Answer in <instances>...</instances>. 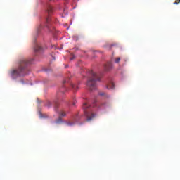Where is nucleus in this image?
I'll return each instance as SVG.
<instances>
[{"mask_svg":"<svg viewBox=\"0 0 180 180\" xmlns=\"http://www.w3.org/2000/svg\"><path fill=\"white\" fill-rule=\"evenodd\" d=\"M33 63V58L26 59L21 58L18 60V67L17 69H14L10 72L11 77H13V79H16L18 77H25V75H27V72H29V67L28 65Z\"/></svg>","mask_w":180,"mask_h":180,"instance_id":"nucleus-1","label":"nucleus"},{"mask_svg":"<svg viewBox=\"0 0 180 180\" xmlns=\"http://www.w3.org/2000/svg\"><path fill=\"white\" fill-rule=\"evenodd\" d=\"M89 77L86 82V86L90 91H94L96 89V82L99 81L100 79L98 75L92 70L89 71Z\"/></svg>","mask_w":180,"mask_h":180,"instance_id":"nucleus-2","label":"nucleus"},{"mask_svg":"<svg viewBox=\"0 0 180 180\" xmlns=\"http://www.w3.org/2000/svg\"><path fill=\"white\" fill-rule=\"evenodd\" d=\"M84 110V115L86 117V122H91L95 117V114L92 112V106L86 103H84L82 106Z\"/></svg>","mask_w":180,"mask_h":180,"instance_id":"nucleus-3","label":"nucleus"},{"mask_svg":"<svg viewBox=\"0 0 180 180\" xmlns=\"http://www.w3.org/2000/svg\"><path fill=\"white\" fill-rule=\"evenodd\" d=\"M34 53H40L43 51V47L39 44H35L34 46Z\"/></svg>","mask_w":180,"mask_h":180,"instance_id":"nucleus-4","label":"nucleus"},{"mask_svg":"<svg viewBox=\"0 0 180 180\" xmlns=\"http://www.w3.org/2000/svg\"><path fill=\"white\" fill-rule=\"evenodd\" d=\"M111 68H112L111 63H108L106 65H105V66H104V69L105 71H109V70H110Z\"/></svg>","mask_w":180,"mask_h":180,"instance_id":"nucleus-5","label":"nucleus"},{"mask_svg":"<svg viewBox=\"0 0 180 180\" xmlns=\"http://www.w3.org/2000/svg\"><path fill=\"white\" fill-rule=\"evenodd\" d=\"M47 13L49 16L53 13V7L51 5L47 6Z\"/></svg>","mask_w":180,"mask_h":180,"instance_id":"nucleus-6","label":"nucleus"},{"mask_svg":"<svg viewBox=\"0 0 180 180\" xmlns=\"http://www.w3.org/2000/svg\"><path fill=\"white\" fill-rule=\"evenodd\" d=\"M108 89H115V83H110L107 86Z\"/></svg>","mask_w":180,"mask_h":180,"instance_id":"nucleus-7","label":"nucleus"},{"mask_svg":"<svg viewBox=\"0 0 180 180\" xmlns=\"http://www.w3.org/2000/svg\"><path fill=\"white\" fill-rule=\"evenodd\" d=\"M70 86L73 91H77L78 89V86L77 84H71Z\"/></svg>","mask_w":180,"mask_h":180,"instance_id":"nucleus-8","label":"nucleus"},{"mask_svg":"<svg viewBox=\"0 0 180 180\" xmlns=\"http://www.w3.org/2000/svg\"><path fill=\"white\" fill-rule=\"evenodd\" d=\"M63 122V119H61V117H59V118L56 121V123H61Z\"/></svg>","mask_w":180,"mask_h":180,"instance_id":"nucleus-9","label":"nucleus"},{"mask_svg":"<svg viewBox=\"0 0 180 180\" xmlns=\"http://www.w3.org/2000/svg\"><path fill=\"white\" fill-rule=\"evenodd\" d=\"M115 63H116L117 64H119V63H120V58H117L115 60Z\"/></svg>","mask_w":180,"mask_h":180,"instance_id":"nucleus-10","label":"nucleus"},{"mask_svg":"<svg viewBox=\"0 0 180 180\" xmlns=\"http://www.w3.org/2000/svg\"><path fill=\"white\" fill-rule=\"evenodd\" d=\"M174 5H178L179 4H180V0H176L175 2L173 3Z\"/></svg>","mask_w":180,"mask_h":180,"instance_id":"nucleus-11","label":"nucleus"},{"mask_svg":"<svg viewBox=\"0 0 180 180\" xmlns=\"http://www.w3.org/2000/svg\"><path fill=\"white\" fill-rule=\"evenodd\" d=\"M60 116H63V117L66 116V114L64 112V111H61L60 112Z\"/></svg>","mask_w":180,"mask_h":180,"instance_id":"nucleus-12","label":"nucleus"},{"mask_svg":"<svg viewBox=\"0 0 180 180\" xmlns=\"http://www.w3.org/2000/svg\"><path fill=\"white\" fill-rule=\"evenodd\" d=\"M46 106L48 108H50L51 106V103H50V101H48L47 103H46Z\"/></svg>","mask_w":180,"mask_h":180,"instance_id":"nucleus-13","label":"nucleus"},{"mask_svg":"<svg viewBox=\"0 0 180 180\" xmlns=\"http://www.w3.org/2000/svg\"><path fill=\"white\" fill-rule=\"evenodd\" d=\"M58 106V103H56L55 104V110L57 111V107Z\"/></svg>","mask_w":180,"mask_h":180,"instance_id":"nucleus-14","label":"nucleus"},{"mask_svg":"<svg viewBox=\"0 0 180 180\" xmlns=\"http://www.w3.org/2000/svg\"><path fill=\"white\" fill-rule=\"evenodd\" d=\"M50 20H51L50 17L47 18H46V23H49Z\"/></svg>","mask_w":180,"mask_h":180,"instance_id":"nucleus-15","label":"nucleus"},{"mask_svg":"<svg viewBox=\"0 0 180 180\" xmlns=\"http://www.w3.org/2000/svg\"><path fill=\"white\" fill-rule=\"evenodd\" d=\"M68 126H72V123L68 122Z\"/></svg>","mask_w":180,"mask_h":180,"instance_id":"nucleus-16","label":"nucleus"},{"mask_svg":"<svg viewBox=\"0 0 180 180\" xmlns=\"http://www.w3.org/2000/svg\"><path fill=\"white\" fill-rule=\"evenodd\" d=\"M112 47H113V45H110V46H109L108 50H110V49H112Z\"/></svg>","mask_w":180,"mask_h":180,"instance_id":"nucleus-17","label":"nucleus"},{"mask_svg":"<svg viewBox=\"0 0 180 180\" xmlns=\"http://www.w3.org/2000/svg\"><path fill=\"white\" fill-rule=\"evenodd\" d=\"M100 95H101V96H103L105 95V93H100Z\"/></svg>","mask_w":180,"mask_h":180,"instance_id":"nucleus-18","label":"nucleus"},{"mask_svg":"<svg viewBox=\"0 0 180 180\" xmlns=\"http://www.w3.org/2000/svg\"><path fill=\"white\" fill-rule=\"evenodd\" d=\"M74 58H75V56H73L72 58H70V60H74Z\"/></svg>","mask_w":180,"mask_h":180,"instance_id":"nucleus-19","label":"nucleus"},{"mask_svg":"<svg viewBox=\"0 0 180 180\" xmlns=\"http://www.w3.org/2000/svg\"><path fill=\"white\" fill-rule=\"evenodd\" d=\"M65 1H68V0H65Z\"/></svg>","mask_w":180,"mask_h":180,"instance_id":"nucleus-20","label":"nucleus"},{"mask_svg":"<svg viewBox=\"0 0 180 180\" xmlns=\"http://www.w3.org/2000/svg\"><path fill=\"white\" fill-rule=\"evenodd\" d=\"M64 82H67V81H65Z\"/></svg>","mask_w":180,"mask_h":180,"instance_id":"nucleus-21","label":"nucleus"}]
</instances>
